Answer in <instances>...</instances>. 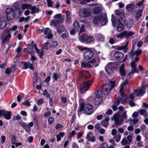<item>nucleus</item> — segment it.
I'll list each match as a JSON object with an SVG mask.
<instances>
[{
  "label": "nucleus",
  "instance_id": "obj_1",
  "mask_svg": "<svg viewBox=\"0 0 148 148\" xmlns=\"http://www.w3.org/2000/svg\"><path fill=\"white\" fill-rule=\"evenodd\" d=\"M109 88V84H105L101 86V90H97L95 92V103L96 105L99 104L102 101L103 94L106 95L110 92L111 90Z\"/></svg>",
  "mask_w": 148,
  "mask_h": 148
},
{
  "label": "nucleus",
  "instance_id": "obj_2",
  "mask_svg": "<svg viewBox=\"0 0 148 148\" xmlns=\"http://www.w3.org/2000/svg\"><path fill=\"white\" fill-rule=\"evenodd\" d=\"M84 110L85 113L88 115L91 114L93 110V106L90 104L86 105L83 103L81 104L80 109L78 111V114L79 115V112Z\"/></svg>",
  "mask_w": 148,
  "mask_h": 148
},
{
  "label": "nucleus",
  "instance_id": "obj_3",
  "mask_svg": "<svg viewBox=\"0 0 148 148\" xmlns=\"http://www.w3.org/2000/svg\"><path fill=\"white\" fill-rule=\"evenodd\" d=\"M116 68L117 67L114 62H110L106 65L105 70L108 74L109 75L113 73Z\"/></svg>",
  "mask_w": 148,
  "mask_h": 148
},
{
  "label": "nucleus",
  "instance_id": "obj_4",
  "mask_svg": "<svg viewBox=\"0 0 148 148\" xmlns=\"http://www.w3.org/2000/svg\"><path fill=\"white\" fill-rule=\"evenodd\" d=\"M93 82V81L92 80L84 81L83 83L82 88L81 86H80V90L82 91V92H86L89 88Z\"/></svg>",
  "mask_w": 148,
  "mask_h": 148
},
{
  "label": "nucleus",
  "instance_id": "obj_5",
  "mask_svg": "<svg viewBox=\"0 0 148 148\" xmlns=\"http://www.w3.org/2000/svg\"><path fill=\"white\" fill-rule=\"evenodd\" d=\"M134 33L131 31L128 32L126 31H124L122 32L119 34L116 35L117 38H121L125 36V38L128 39L130 37L134 34Z\"/></svg>",
  "mask_w": 148,
  "mask_h": 148
},
{
  "label": "nucleus",
  "instance_id": "obj_6",
  "mask_svg": "<svg viewBox=\"0 0 148 148\" xmlns=\"http://www.w3.org/2000/svg\"><path fill=\"white\" fill-rule=\"evenodd\" d=\"M111 119L114 121V124L117 126L121 125L123 123L122 118L120 117L118 114H115L112 117Z\"/></svg>",
  "mask_w": 148,
  "mask_h": 148
},
{
  "label": "nucleus",
  "instance_id": "obj_7",
  "mask_svg": "<svg viewBox=\"0 0 148 148\" xmlns=\"http://www.w3.org/2000/svg\"><path fill=\"white\" fill-rule=\"evenodd\" d=\"M5 14L8 20H11L14 17V10L10 8H8L5 10Z\"/></svg>",
  "mask_w": 148,
  "mask_h": 148
},
{
  "label": "nucleus",
  "instance_id": "obj_8",
  "mask_svg": "<svg viewBox=\"0 0 148 148\" xmlns=\"http://www.w3.org/2000/svg\"><path fill=\"white\" fill-rule=\"evenodd\" d=\"M19 124L27 132L30 131V127H32L34 125L33 122H31L28 123V125H27L26 123L24 122H21L19 123Z\"/></svg>",
  "mask_w": 148,
  "mask_h": 148
},
{
  "label": "nucleus",
  "instance_id": "obj_9",
  "mask_svg": "<svg viewBox=\"0 0 148 148\" xmlns=\"http://www.w3.org/2000/svg\"><path fill=\"white\" fill-rule=\"evenodd\" d=\"M80 15L82 18L88 17L91 15L90 10L89 8H84Z\"/></svg>",
  "mask_w": 148,
  "mask_h": 148
},
{
  "label": "nucleus",
  "instance_id": "obj_10",
  "mask_svg": "<svg viewBox=\"0 0 148 148\" xmlns=\"http://www.w3.org/2000/svg\"><path fill=\"white\" fill-rule=\"evenodd\" d=\"M94 53L90 49L86 51L84 53V56L85 58L87 60H89L92 58L94 55Z\"/></svg>",
  "mask_w": 148,
  "mask_h": 148
},
{
  "label": "nucleus",
  "instance_id": "obj_11",
  "mask_svg": "<svg viewBox=\"0 0 148 148\" xmlns=\"http://www.w3.org/2000/svg\"><path fill=\"white\" fill-rule=\"evenodd\" d=\"M79 75L80 77H83L85 79H88L90 78L91 76V75L88 71L86 70L82 71L80 73Z\"/></svg>",
  "mask_w": 148,
  "mask_h": 148
},
{
  "label": "nucleus",
  "instance_id": "obj_12",
  "mask_svg": "<svg viewBox=\"0 0 148 148\" xmlns=\"http://www.w3.org/2000/svg\"><path fill=\"white\" fill-rule=\"evenodd\" d=\"M116 14L118 15L120 18L121 20L123 22H124L125 21V15L123 12L120 11L119 10H116L114 11Z\"/></svg>",
  "mask_w": 148,
  "mask_h": 148
},
{
  "label": "nucleus",
  "instance_id": "obj_13",
  "mask_svg": "<svg viewBox=\"0 0 148 148\" xmlns=\"http://www.w3.org/2000/svg\"><path fill=\"white\" fill-rule=\"evenodd\" d=\"M142 50L141 49H140L139 48L134 51V55H136V56L134 60L132 62H137L139 61V56L142 53Z\"/></svg>",
  "mask_w": 148,
  "mask_h": 148
},
{
  "label": "nucleus",
  "instance_id": "obj_14",
  "mask_svg": "<svg viewBox=\"0 0 148 148\" xmlns=\"http://www.w3.org/2000/svg\"><path fill=\"white\" fill-rule=\"evenodd\" d=\"M124 54L119 51L115 52L114 54V56L115 58L117 60H120L122 59L124 56Z\"/></svg>",
  "mask_w": 148,
  "mask_h": 148
},
{
  "label": "nucleus",
  "instance_id": "obj_15",
  "mask_svg": "<svg viewBox=\"0 0 148 148\" xmlns=\"http://www.w3.org/2000/svg\"><path fill=\"white\" fill-rule=\"evenodd\" d=\"M5 17L0 15V27L1 29L4 28L6 26V22L5 21Z\"/></svg>",
  "mask_w": 148,
  "mask_h": 148
},
{
  "label": "nucleus",
  "instance_id": "obj_16",
  "mask_svg": "<svg viewBox=\"0 0 148 148\" xmlns=\"http://www.w3.org/2000/svg\"><path fill=\"white\" fill-rule=\"evenodd\" d=\"M145 92V91L144 89L139 87L134 92L135 94L137 96H142Z\"/></svg>",
  "mask_w": 148,
  "mask_h": 148
},
{
  "label": "nucleus",
  "instance_id": "obj_17",
  "mask_svg": "<svg viewBox=\"0 0 148 148\" xmlns=\"http://www.w3.org/2000/svg\"><path fill=\"white\" fill-rule=\"evenodd\" d=\"M117 22L118 23L116 28L117 30L118 31L120 32L124 29V25L121 23V20L119 19H117Z\"/></svg>",
  "mask_w": 148,
  "mask_h": 148
},
{
  "label": "nucleus",
  "instance_id": "obj_18",
  "mask_svg": "<svg viewBox=\"0 0 148 148\" xmlns=\"http://www.w3.org/2000/svg\"><path fill=\"white\" fill-rule=\"evenodd\" d=\"M124 87H121V88L120 89L119 93L122 96L121 98H123V100L121 102L122 104H123L124 102L127 100V96L125 95L123 92Z\"/></svg>",
  "mask_w": 148,
  "mask_h": 148
},
{
  "label": "nucleus",
  "instance_id": "obj_19",
  "mask_svg": "<svg viewBox=\"0 0 148 148\" xmlns=\"http://www.w3.org/2000/svg\"><path fill=\"white\" fill-rule=\"evenodd\" d=\"M51 32V31L49 28H46L44 31V33L45 34H47V35L46 36L45 38L48 39H51L53 36V35Z\"/></svg>",
  "mask_w": 148,
  "mask_h": 148
},
{
  "label": "nucleus",
  "instance_id": "obj_20",
  "mask_svg": "<svg viewBox=\"0 0 148 148\" xmlns=\"http://www.w3.org/2000/svg\"><path fill=\"white\" fill-rule=\"evenodd\" d=\"M136 62H131L130 65L131 67L132 68V74H133L135 73H136L138 74L139 73L138 71L136 69Z\"/></svg>",
  "mask_w": 148,
  "mask_h": 148
},
{
  "label": "nucleus",
  "instance_id": "obj_21",
  "mask_svg": "<svg viewBox=\"0 0 148 148\" xmlns=\"http://www.w3.org/2000/svg\"><path fill=\"white\" fill-rule=\"evenodd\" d=\"M63 20L64 18H60L57 20H52L51 21L50 25L51 26L55 25L56 27V25H57L58 23H62Z\"/></svg>",
  "mask_w": 148,
  "mask_h": 148
},
{
  "label": "nucleus",
  "instance_id": "obj_22",
  "mask_svg": "<svg viewBox=\"0 0 148 148\" xmlns=\"http://www.w3.org/2000/svg\"><path fill=\"white\" fill-rule=\"evenodd\" d=\"M86 138L92 142H94L95 140V136H93L92 133L91 132H90L87 134Z\"/></svg>",
  "mask_w": 148,
  "mask_h": 148
},
{
  "label": "nucleus",
  "instance_id": "obj_23",
  "mask_svg": "<svg viewBox=\"0 0 148 148\" xmlns=\"http://www.w3.org/2000/svg\"><path fill=\"white\" fill-rule=\"evenodd\" d=\"M102 8L100 7H97L94 8L92 9V12L95 14L100 13L102 11Z\"/></svg>",
  "mask_w": 148,
  "mask_h": 148
},
{
  "label": "nucleus",
  "instance_id": "obj_24",
  "mask_svg": "<svg viewBox=\"0 0 148 148\" xmlns=\"http://www.w3.org/2000/svg\"><path fill=\"white\" fill-rule=\"evenodd\" d=\"M65 13L67 18L66 20V22L69 24L71 23V17L72 16L69 10L66 11Z\"/></svg>",
  "mask_w": 148,
  "mask_h": 148
},
{
  "label": "nucleus",
  "instance_id": "obj_25",
  "mask_svg": "<svg viewBox=\"0 0 148 148\" xmlns=\"http://www.w3.org/2000/svg\"><path fill=\"white\" fill-rule=\"evenodd\" d=\"M101 19V15L95 16L93 18V22L94 23L96 24L99 23Z\"/></svg>",
  "mask_w": 148,
  "mask_h": 148
},
{
  "label": "nucleus",
  "instance_id": "obj_26",
  "mask_svg": "<svg viewBox=\"0 0 148 148\" xmlns=\"http://www.w3.org/2000/svg\"><path fill=\"white\" fill-rule=\"evenodd\" d=\"M11 32L9 29H5L3 32L2 34V37H3L5 36H8L9 38L11 37V35L10 34Z\"/></svg>",
  "mask_w": 148,
  "mask_h": 148
},
{
  "label": "nucleus",
  "instance_id": "obj_27",
  "mask_svg": "<svg viewBox=\"0 0 148 148\" xmlns=\"http://www.w3.org/2000/svg\"><path fill=\"white\" fill-rule=\"evenodd\" d=\"M88 36L86 34H84L79 36V40L82 42H86Z\"/></svg>",
  "mask_w": 148,
  "mask_h": 148
},
{
  "label": "nucleus",
  "instance_id": "obj_28",
  "mask_svg": "<svg viewBox=\"0 0 148 148\" xmlns=\"http://www.w3.org/2000/svg\"><path fill=\"white\" fill-rule=\"evenodd\" d=\"M101 22L103 25H105L107 22L106 14L104 13L103 15L101 16Z\"/></svg>",
  "mask_w": 148,
  "mask_h": 148
},
{
  "label": "nucleus",
  "instance_id": "obj_29",
  "mask_svg": "<svg viewBox=\"0 0 148 148\" xmlns=\"http://www.w3.org/2000/svg\"><path fill=\"white\" fill-rule=\"evenodd\" d=\"M56 27L57 28V32L59 34H61L62 33V29L63 28L64 25L62 24H58L56 25Z\"/></svg>",
  "mask_w": 148,
  "mask_h": 148
},
{
  "label": "nucleus",
  "instance_id": "obj_30",
  "mask_svg": "<svg viewBox=\"0 0 148 148\" xmlns=\"http://www.w3.org/2000/svg\"><path fill=\"white\" fill-rule=\"evenodd\" d=\"M125 65L124 64H122L119 69L120 74L122 76H124L125 75V71L124 69Z\"/></svg>",
  "mask_w": 148,
  "mask_h": 148
},
{
  "label": "nucleus",
  "instance_id": "obj_31",
  "mask_svg": "<svg viewBox=\"0 0 148 148\" xmlns=\"http://www.w3.org/2000/svg\"><path fill=\"white\" fill-rule=\"evenodd\" d=\"M22 8L23 10L25 9L30 10L31 8V5L27 3L23 4L22 5Z\"/></svg>",
  "mask_w": 148,
  "mask_h": 148
},
{
  "label": "nucleus",
  "instance_id": "obj_32",
  "mask_svg": "<svg viewBox=\"0 0 148 148\" xmlns=\"http://www.w3.org/2000/svg\"><path fill=\"white\" fill-rule=\"evenodd\" d=\"M11 114L10 112L5 111L3 117L5 119L7 120H9L11 119Z\"/></svg>",
  "mask_w": 148,
  "mask_h": 148
},
{
  "label": "nucleus",
  "instance_id": "obj_33",
  "mask_svg": "<svg viewBox=\"0 0 148 148\" xmlns=\"http://www.w3.org/2000/svg\"><path fill=\"white\" fill-rule=\"evenodd\" d=\"M96 37V38L98 40L101 41H103L104 40V37L101 34H97Z\"/></svg>",
  "mask_w": 148,
  "mask_h": 148
},
{
  "label": "nucleus",
  "instance_id": "obj_34",
  "mask_svg": "<svg viewBox=\"0 0 148 148\" xmlns=\"http://www.w3.org/2000/svg\"><path fill=\"white\" fill-rule=\"evenodd\" d=\"M135 6V5L133 3L129 4L127 5L126 7V9L128 11L132 10L134 8Z\"/></svg>",
  "mask_w": 148,
  "mask_h": 148
},
{
  "label": "nucleus",
  "instance_id": "obj_35",
  "mask_svg": "<svg viewBox=\"0 0 148 148\" xmlns=\"http://www.w3.org/2000/svg\"><path fill=\"white\" fill-rule=\"evenodd\" d=\"M143 11L141 10H138L137 11L135 18L136 19H138V18H140L142 16Z\"/></svg>",
  "mask_w": 148,
  "mask_h": 148
},
{
  "label": "nucleus",
  "instance_id": "obj_36",
  "mask_svg": "<svg viewBox=\"0 0 148 148\" xmlns=\"http://www.w3.org/2000/svg\"><path fill=\"white\" fill-rule=\"evenodd\" d=\"M94 38L92 36H90L87 37L86 43L87 44L90 43L92 42H94Z\"/></svg>",
  "mask_w": 148,
  "mask_h": 148
},
{
  "label": "nucleus",
  "instance_id": "obj_37",
  "mask_svg": "<svg viewBox=\"0 0 148 148\" xmlns=\"http://www.w3.org/2000/svg\"><path fill=\"white\" fill-rule=\"evenodd\" d=\"M122 100H123V98H121L120 97H118L114 101V104L118 106L120 104V101H121Z\"/></svg>",
  "mask_w": 148,
  "mask_h": 148
},
{
  "label": "nucleus",
  "instance_id": "obj_38",
  "mask_svg": "<svg viewBox=\"0 0 148 148\" xmlns=\"http://www.w3.org/2000/svg\"><path fill=\"white\" fill-rule=\"evenodd\" d=\"M58 44V42L56 41L50 42H49V48H51L52 47H54L57 46Z\"/></svg>",
  "mask_w": 148,
  "mask_h": 148
},
{
  "label": "nucleus",
  "instance_id": "obj_39",
  "mask_svg": "<svg viewBox=\"0 0 148 148\" xmlns=\"http://www.w3.org/2000/svg\"><path fill=\"white\" fill-rule=\"evenodd\" d=\"M111 21L114 27H115L116 25V23L117 22L116 18L113 17V15H112Z\"/></svg>",
  "mask_w": 148,
  "mask_h": 148
},
{
  "label": "nucleus",
  "instance_id": "obj_40",
  "mask_svg": "<svg viewBox=\"0 0 148 148\" xmlns=\"http://www.w3.org/2000/svg\"><path fill=\"white\" fill-rule=\"evenodd\" d=\"M81 66L82 67H84L85 68H90V67L91 66L90 64L88 63L83 62H81Z\"/></svg>",
  "mask_w": 148,
  "mask_h": 148
},
{
  "label": "nucleus",
  "instance_id": "obj_41",
  "mask_svg": "<svg viewBox=\"0 0 148 148\" xmlns=\"http://www.w3.org/2000/svg\"><path fill=\"white\" fill-rule=\"evenodd\" d=\"M110 86H109V88L110 89H111V90L112 88L115 86V83H116V81H110Z\"/></svg>",
  "mask_w": 148,
  "mask_h": 148
},
{
  "label": "nucleus",
  "instance_id": "obj_42",
  "mask_svg": "<svg viewBox=\"0 0 148 148\" xmlns=\"http://www.w3.org/2000/svg\"><path fill=\"white\" fill-rule=\"evenodd\" d=\"M121 136L119 134H117L114 136L113 138L115 139L116 142H118L120 140Z\"/></svg>",
  "mask_w": 148,
  "mask_h": 148
},
{
  "label": "nucleus",
  "instance_id": "obj_43",
  "mask_svg": "<svg viewBox=\"0 0 148 148\" xmlns=\"http://www.w3.org/2000/svg\"><path fill=\"white\" fill-rule=\"evenodd\" d=\"M42 47L46 50H48L49 48V42H47L43 43L42 45Z\"/></svg>",
  "mask_w": 148,
  "mask_h": 148
},
{
  "label": "nucleus",
  "instance_id": "obj_44",
  "mask_svg": "<svg viewBox=\"0 0 148 148\" xmlns=\"http://www.w3.org/2000/svg\"><path fill=\"white\" fill-rule=\"evenodd\" d=\"M73 25L74 27L76 29H78L79 27V22L77 20H75L74 22Z\"/></svg>",
  "mask_w": 148,
  "mask_h": 148
},
{
  "label": "nucleus",
  "instance_id": "obj_45",
  "mask_svg": "<svg viewBox=\"0 0 148 148\" xmlns=\"http://www.w3.org/2000/svg\"><path fill=\"white\" fill-rule=\"evenodd\" d=\"M112 114V111L111 109H109L106 112L104 115V117H108L109 114Z\"/></svg>",
  "mask_w": 148,
  "mask_h": 148
},
{
  "label": "nucleus",
  "instance_id": "obj_46",
  "mask_svg": "<svg viewBox=\"0 0 148 148\" xmlns=\"http://www.w3.org/2000/svg\"><path fill=\"white\" fill-rule=\"evenodd\" d=\"M75 132L74 130L72 131L71 132H70L69 134V136L68 137V138L70 139L71 138L72 136H73L75 134Z\"/></svg>",
  "mask_w": 148,
  "mask_h": 148
},
{
  "label": "nucleus",
  "instance_id": "obj_47",
  "mask_svg": "<svg viewBox=\"0 0 148 148\" xmlns=\"http://www.w3.org/2000/svg\"><path fill=\"white\" fill-rule=\"evenodd\" d=\"M108 146L106 143H104L101 144L99 148H108Z\"/></svg>",
  "mask_w": 148,
  "mask_h": 148
},
{
  "label": "nucleus",
  "instance_id": "obj_48",
  "mask_svg": "<svg viewBox=\"0 0 148 148\" xmlns=\"http://www.w3.org/2000/svg\"><path fill=\"white\" fill-rule=\"evenodd\" d=\"M128 54L130 57H133L134 55V49H131V51L128 52Z\"/></svg>",
  "mask_w": 148,
  "mask_h": 148
},
{
  "label": "nucleus",
  "instance_id": "obj_49",
  "mask_svg": "<svg viewBox=\"0 0 148 148\" xmlns=\"http://www.w3.org/2000/svg\"><path fill=\"white\" fill-rule=\"evenodd\" d=\"M146 110L143 109H140L139 111L140 114L141 115L146 114Z\"/></svg>",
  "mask_w": 148,
  "mask_h": 148
},
{
  "label": "nucleus",
  "instance_id": "obj_50",
  "mask_svg": "<svg viewBox=\"0 0 148 148\" xmlns=\"http://www.w3.org/2000/svg\"><path fill=\"white\" fill-rule=\"evenodd\" d=\"M60 76L57 73H54L53 74V77L56 81L57 79L59 78Z\"/></svg>",
  "mask_w": 148,
  "mask_h": 148
},
{
  "label": "nucleus",
  "instance_id": "obj_51",
  "mask_svg": "<svg viewBox=\"0 0 148 148\" xmlns=\"http://www.w3.org/2000/svg\"><path fill=\"white\" fill-rule=\"evenodd\" d=\"M54 121V118L53 117H50L48 118V122L49 124H51L53 123Z\"/></svg>",
  "mask_w": 148,
  "mask_h": 148
},
{
  "label": "nucleus",
  "instance_id": "obj_52",
  "mask_svg": "<svg viewBox=\"0 0 148 148\" xmlns=\"http://www.w3.org/2000/svg\"><path fill=\"white\" fill-rule=\"evenodd\" d=\"M121 142V144L123 145H126L128 143L127 140L126 139H123Z\"/></svg>",
  "mask_w": 148,
  "mask_h": 148
},
{
  "label": "nucleus",
  "instance_id": "obj_53",
  "mask_svg": "<svg viewBox=\"0 0 148 148\" xmlns=\"http://www.w3.org/2000/svg\"><path fill=\"white\" fill-rule=\"evenodd\" d=\"M38 78L36 75H35L34 77L33 84L34 86L36 84L37 82Z\"/></svg>",
  "mask_w": 148,
  "mask_h": 148
},
{
  "label": "nucleus",
  "instance_id": "obj_54",
  "mask_svg": "<svg viewBox=\"0 0 148 148\" xmlns=\"http://www.w3.org/2000/svg\"><path fill=\"white\" fill-rule=\"evenodd\" d=\"M128 79H126L125 80V81L124 82H123L121 84V87H123V86H125L127 84H128Z\"/></svg>",
  "mask_w": 148,
  "mask_h": 148
},
{
  "label": "nucleus",
  "instance_id": "obj_55",
  "mask_svg": "<svg viewBox=\"0 0 148 148\" xmlns=\"http://www.w3.org/2000/svg\"><path fill=\"white\" fill-rule=\"evenodd\" d=\"M61 14H56L54 16L53 18L55 19H59L60 18H62L61 17Z\"/></svg>",
  "mask_w": 148,
  "mask_h": 148
},
{
  "label": "nucleus",
  "instance_id": "obj_56",
  "mask_svg": "<svg viewBox=\"0 0 148 148\" xmlns=\"http://www.w3.org/2000/svg\"><path fill=\"white\" fill-rule=\"evenodd\" d=\"M77 48L81 51H82L84 50H86L88 49V48L86 47H82L80 46H78L77 47Z\"/></svg>",
  "mask_w": 148,
  "mask_h": 148
},
{
  "label": "nucleus",
  "instance_id": "obj_57",
  "mask_svg": "<svg viewBox=\"0 0 148 148\" xmlns=\"http://www.w3.org/2000/svg\"><path fill=\"white\" fill-rule=\"evenodd\" d=\"M109 42L112 45L115 43V40L112 38H110L109 40Z\"/></svg>",
  "mask_w": 148,
  "mask_h": 148
},
{
  "label": "nucleus",
  "instance_id": "obj_58",
  "mask_svg": "<svg viewBox=\"0 0 148 148\" xmlns=\"http://www.w3.org/2000/svg\"><path fill=\"white\" fill-rule=\"evenodd\" d=\"M23 105L26 106H30V102L27 100H25L23 103Z\"/></svg>",
  "mask_w": 148,
  "mask_h": 148
},
{
  "label": "nucleus",
  "instance_id": "obj_59",
  "mask_svg": "<svg viewBox=\"0 0 148 148\" xmlns=\"http://www.w3.org/2000/svg\"><path fill=\"white\" fill-rule=\"evenodd\" d=\"M68 36V34L67 32H65L64 33L62 34L61 36L62 38H65L67 37Z\"/></svg>",
  "mask_w": 148,
  "mask_h": 148
},
{
  "label": "nucleus",
  "instance_id": "obj_60",
  "mask_svg": "<svg viewBox=\"0 0 148 148\" xmlns=\"http://www.w3.org/2000/svg\"><path fill=\"white\" fill-rule=\"evenodd\" d=\"M31 9L32 10H33L34 11H36L37 10V12H39V8H37L35 6H31Z\"/></svg>",
  "mask_w": 148,
  "mask_h": 148
},
{
  "label": "nucleus",
  "instance_id": "obj_61",
  "mask_svg": "<svg viewBox=\"0 0 148 148\" xmlns=\"http://www.w3.org/2000/svg\"><path fill=\"white\" fill-rule=\"evenodd\" d=\"M30 46L32 49H33L36 47V45H35L33 41H32L31 43L30 44Z\"/></svg>",
  "mask_w": 148,
  "mask_h": 148
},
{
  "label": "nucleus",
  "instance_id": "obj_62",
  "mask_svg": "<svg viewBox=\"0 0 148 148\" xmlns=\"http://www.w3.org/2000/svg\"><path fill=\"white\" fill-rule=\"evenodd\" d=\"M47 5L49 7H51L53 5V2L50 0H47Z\"/></svg>",
  "mask_w": 148,
  "mask_h": 148
},
{
  "label": "nucleus",
  "instance_id": "obj_63",
  "mask_svg": "<svg viewBox=\"0 0 148 148\" xmlns=\"http://www.w3.org/2000/svg\"><path fill=\"white\" fill-rule=\"evenodd\" d=\"M117 133V130L115 129H112L111 131V134L112 136H115Z\"/></svg>",
  "mask_w": 148,
  "mask_h": 148
},
{
  "label": "nucleus",
  "instance_id": "obj_64",
  "mask_svg": "<svg viewBox=\"0 0 148 148\" xmlns=\"http://www.w3.org/2000/svg\"><path fill=\"white\" fill-rule=\"evenodd\" d=\"M43 99H41L38 100L37 104L38 106H40L41 104H42L43 103Z\"/></svg>",
  "mask_w": 148,
  "mask_h": 148
}]
</instances>
